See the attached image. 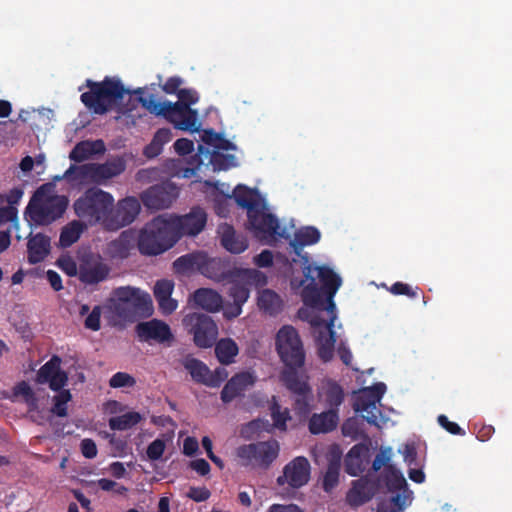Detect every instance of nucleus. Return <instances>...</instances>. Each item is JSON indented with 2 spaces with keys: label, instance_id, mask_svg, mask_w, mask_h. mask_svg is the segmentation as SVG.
<instances>
[{
  "label": "nucleus",
  "instance_id": "nucleus-1",
  "mask_svg": "<svg viewBox=\"0 0 512 512\" xmlns=\"http://www.w3.org/2000/svg\"><path fill=\"white\" fill-rule=\"evenodd\" d=\"M86 87L88 91L82 93L80 99L94 114L104 115L110 111L127 114L131 111V108L123 103L125 96L130 92L125 89L119 79L105 77L100 82L87 79Z\"/></svg>",
  "mask_w": 512,
  "mask_h": 512
},
{
  "label": "nucleus",
  "instance_id": "nucleus-2",
  "mask_svg": "<svg viewBox=\"0 0 512 512\" xmlns=\"http://www.w3.org/2000/svg\"><path fill=\"white\" fill-rule=\"evenodd\" d=\"M220 281L228 280L231 286L228 296L233 300L223 306V315L226 319H234L242 313V307L250 296L252 287L261 288L267 284V276L256 269L233 268V271L226 273Z\"/></svg>",
  "mask_w": 512,
  "mask_h": 512
},
{
  "label": "nucleus",
  "instance_id": "nucleus-3",
  "mask_svg": "<svg viewBox=\"0 0 512 512\" xmlns=\"http://www.w3.org/2000/svg\"><path fill=\"white\" fill-rule=\"evenodd\" d=\"M177 242V234L168 214H161L145 223L139 230L137 247L142 255L157 256L171 249Z\"/></svg>",
  "mask_w": 512,
  "mask_h": 512
},
{
  "label": "nucleus",
  "instance_id": "nucleus-4",
  "mask_svg": "<svg viewBox=\"0 0 512 512\" xmlns=\"http://www.w3.org/2000/svg\"><path fill=\"white\" fill-rule=\"evenodd\" d=\"M113 203L114 198L110 193L92 187L74 201L73 208L75 214L87 225L100 224L105 228Z\"/></svg>",
  "mask_w": 512,
  "mask_h": 512
},
{
  "label": "nucleus",
  "instance_id": "nucleus-5",
  "mask_svg": "<svg viewBox=\"0 0 512 512\" xmlns=\"http://www.w3.org/2000/svg\"><path fill=\"white\" fill-rule=\"evenodd\" d=\"M41 186L30 199L25 216L37 226H47L63 216L68 199L60 195H46Z\"/></svg>",
  "mask_w": 512,
  "mask_h": 512
},
{
  "label": "nucleus",
  "instance_id": "nucleus-6",
  "mask_svg": "<svg viewBox=\"0 0 512 512\" xmlns=\"http://www.w3.org/2000/svg\"><path fill=\"white\" fill-rule=\"evenodd\" d=\"M276 351L285 368L298 372L305 364V350L298 331L291 325L282 326L275 337Z\"/></svg>",
  "mask_w": 512,
  "mask_h": 512
},
{
  "label": "nucleus",
  "instance_id": "nucleus-7",
  "mask_svg": "<svg viewBox=\"0 0 512 512\" xmlns=\"http://www.w3.org/2000/svg\"><path fill=\"white\" fill-rule=\"evenodd\" d=\"M126 169V161L122 157H113L104 163H88L78 167H70L66 174L73 172L76 179L90 180L101 184L122 174Z\"/></svg>",
  "mask_w": 512,
  "mask_h": 512
},
{
  "label": "nucleus",
  "instance_id": "nucleus-8",
  "mask_svg": "<svg viewBox=\"0 0 512 512\" xmlns=\"http://www.w3.org/2000/svg\"><path fill=\"white\" fill-rule=\"evenodd\" d=\"M183 326L193 335L194 344L199 348L212 347L217 339L218 327L211 316L203 313L187 314Z\"/></svg>",
  "mask_w": 512,
  "mask_h": 512
},
{
  "label": "nucleus",
  "instance_id": "nucleus-9",
  "mask_svg": "<svg viewBox=\"0 0 512 512\" xmlns=\"http://www.w3.org/2000/svg\"><path fill=\"white\" fill-rule=\"evenodd\" d=\"M279 450L278 441L270 439L241 445L237 448L236 454L244 465L253 464L266 469L278 457Z\"/></svg>",
  "mask_w": 512,
  "mask_h": 512
},
{
  "label": "nucleus",
  "instance_id": "nucleus-10",
  "mask_svg": "<svg viewBox=\"0 0 512 512\" xmlns=\"http://www.w3.org/2000/svg\"><path fill=\"white\" fill-rule=\"evenodd\" d=\"M220 260L207 259L201 252H193L178 257L173 262V270L177 274L186 275L194 271H200L202 274L214 280H221L225 277L224 273H209V268L219 266Z\"/></svg>",
  "mask_w": 512,
  "mask_h": 512
},
{
  "label": "nucleus",
  "instance_id": "nucleus-11",
  "mask_svg": "<svg viewBox=\"0 0 512 512\" xmlns=\"http://www.w3.org/2000/svg\"><path fill=\"white\" fill-rule=\"evenodd\" d=\"M79 280L86 285H94L106 280L110 267L99 254L84 251L78 254Z\"/></svg>",
  "mask_w": 512,
  "mask_h": 512
},
{
  "label": "nucleus",
  "instance_id": "nucleus-12",
  "mask_svg": "<svg viewBox=\"0 0 512 512\" xmlns=\"http://www.w3.org/2000/svg\"><path fill=\"white\" fill-rule=\"evenodd\" d=\"M141 210L139 200L134 196L125 197L113 204L109 212L108 220L105 223V229L108 231H117L135 221Z\"/></svg>",
  "mask_w": 512,
  "mask_h": 512
},
{
  "label": "nucleus",
  "instance_id": "nucleus-13",
  "mask_svg": "<svg viewBox=\"0 0 512 512\" xmlns=\"http://www.w3.org/2000/svg\"><path fill=\"white\" fill-rule=\"evenodd\" d=\"M168 217L174 232L177 234L178 241L186 235H198L204 229L207 222V214L199 206L191 208L190 212L185 215L168 214Z\"/></svg>",
  "mask_w": 512,
  "mask_h": 512
},
{
  "label": "nucleus",
  "instance_id": "nucleus-14",
  "mask_svg": "<svg viewBox=\"0 0 512 512\" xmlns=\"http://www.w3.org/2000/svg\"><path fill=\"white\" fill-rule=\"evenodd\" d=\"M280 380L285 387L295 395L294 409L298 414L305 415L309 412V402L312 395L308 382L298 372L282 371Z\"/></svg>",
  "mask_w": 512,
  "mask_h": 512
},
{
  "label": "nucleus",
  "instance_id": "nucleus-15",
  "mask_svg": "<svg viewBox=\"0 0 512 512\" xmlns=\"http://www.w3.org/2000/svg\"><path fill=\"white\" fill-rule=\"evenodd\" d=\"M178 197V189L171 182L154 185L141 195L143 205L151 210L169 208Z\"/></svg>",
  "mask_w": 512,
  "mask_h": 512
},
{
  "label": "nucleus",
  "instance_id": "nucleus-16",
  "mask_svg": "<svg viewBox=\"0 0 512 512\" xmlns=\"http://www.w3.org/2000/svg\"><path fill=\"white\" fill-rule=\"evenodd\" d=\"M248 223L254 235L259 239H268L275 236H283L280 232V224L276 216L266 213L258 206L252 213L248 214Z\"/></svg>",
  "mask_w": 512,
  "mask_h": 512
},
{
  "label": "nucleus",
  "instance_id": "nucleus-17",
  "mask_svg": "<svg viewBox=\"0 0 512 512\" xmlns=\"http://www.w3.org/2000/svg\"><path fill=\"white\" fill-rule=\"evenodd\" d=\"M311 466L304 456L295 457L287 463L283 469V475L277 478V483H287L292 488H300L308 483L310 479Z\"/></svg>",
  "mask_w": 512,
  "mask_h": 512
},
{
  "label": "nucleus",
  "instance_id": "nucleus-18",
  "mask_svg": "<svg viewBox=\"0 0 512 512\" xmlns=\"http://www.w3.org/2000/svg\"><path fill=\"white\" fill-rule=\"evenodd\" d=\"M167 108L163 118L173 124L174 128L191 132L199 130L200 124L198 122V112L196 109L172 102H170Z\"/></svg>",
  "mask_w": 512,
  "mask_h": 512
},
{
  "label": "nucleus",
  "instance_id": "nucleus-19",
  "mask_svg": "<svg viewBox=\"0 0 512 512\" xmlns=\"http://www.w3.org/2000/svg\"><path fill=\"white\" fill-rule=\"evenodd\" d=\"M136 333L141 341L154 340L158 343H164L173 339L169 325L158 319L138 323Z\"/></svg>",
  "mask_w": 512,
  "mask_h": 512
},
{
  "label": "nucleus",
  "instance_id": "nucleus-20",
  "mask_svg": "<svg viewBox=\"0 0 512 512\" xmlns=\"http://www.w3.org/2000/svg\"><path fill=\"white\" fill-rule=\"evenodd\" d=\"M378 484L367 476L361 477L352 482V487L346 494V501L351 507H359L375 495Z\"/></svg>",
  "mask_w": 512,
  "mask_h": 512
},
{
  "label": "nucleus",
  "instance_id": "nucleus-21",
  "mask_svg": "<svg viewBox=\"0 0 512 512\" xmlns=\"http://www.w3.org/2000/svg\"><path fill=\"white\" fill-rule=\"evenodd\" d=\"M255 383V377L250 372H240L227 381L223 387L220 398L223 403H230Z\"/></svg>",
  "mask_w": 512,
  "mask_h": 512
},
{
  "label": "nucleus",
  "instance_id": "nucleus-22",
  "mask_svg": "<svg viewBox=\"0 0 512 512\" xmlns=\"http://www.w3.org/2000/svg\"><path fill=\"white\" fill-rule=\"evenodd\" d=\"M317 272V277L322 283V290L326 296L327 309L334 310L335 303L333 297L340 288L342 280L330 267L327 266H312V273Z\"/></svg>",
  "mask_w": 512,
  "mask_h": 512
},
{
  "label": "nucleus",
  "instance_id": "nucleus-23",
  "mask_svg": "<svg viewBox=\"0 0 512 512\" xmlns=\"http://www.w3.org/2000/svg\"><path fill=\"white\" fill-rule=\"evenodd\" d=\"M113 299L121 301L135 310L147 309L152 301L150 295L139 288L130 286L118 287L113 290Z\"/></svg>",
  "mask_w": 512,
  "mask_h": 512
},
{
  "label": "nucleus",
  "instance_id": "nucleus-24",
  "mask_svg": "<svg viewBox=\"0 0 512 512\" xmlns=\"http://www.w3.org/2000/svg\"><path fill=\"white\" fill-rule=\"evenodd\" d=\"M368 452L369 448L365 444L358 443L354 445L345 456V472L350 476L360 475L368 463Z\"/></svg>",
  "mask_w": 512,
  "mask_h": 512
},
{
  "label": "nucleus",
  "instance_id": "nucleus-25",
  "mask_svg": "<svg viewBox=\"0 0 512 512\" xmlns=\"http://www.w3.org/2000/svg\"><path fill=\"white\" fill-rule=\"evenodd\" d=\"M304 275L306 279H310V283L302 290V300L306 306L311 308H324L327 300L324 299V292L319 288L312 275V266L308 265L304 268Z\"/></svg>",
  "mask_w": 512,
  "mask_h": 512
},
{
  "label": "nucleus",
  "instance_id": "nucleus-26",
  "mask_svg": "<svg viewBox=\"0 0 512 512\" xmlns=\"http://www.w3.org/2000/svg\"><path fill=\"white\" fill-rule=\"evenodd\" d=\"M50 237L37 233L27 242L28 262L37 264L42 262L50 253Z\"/></svg>",
  "mask_w": 512,
  "mask_h": 512
},
{
  "label": "nucleus",
  "instance_id": "nucleus-27",
  "mask_svg": "<svg viewBox=\"0 0 512 512\" xmlns=\"http://www.w3.org/2000/svg\"><path fill=\"white\" fill-rule=\"evenodd\" d=\"M192 300L195 306L207 312H218L224 306L222 296L210 288L197 289Z\"/></svg>",
  "mask_w": 512,
  "mask_h": 512
},
{
  "label": "nucleus",
  "instance_id": "nucleus-28",
  "mask_svg": "<svg viewBox=\"0 0 512 512\" xmlns=\"http://www.w3.org/2000/svg\"><path fill=\"white\" fill-rule=\"evenodd\" d=\"M339 422L337 411L327 410L320 414H313L309 420V431L312 434L333 431Z\"/></svg>",
  "mask_w": 512,
  "mask_h": 512
},
{
  "label": "nucleus",
  "instance_id": "nucleus-29",
  "mask_svg": "<svg viewBox=\"0 0 512 512\" xmlns=\"http://www.w3.org/2000/svg\"><path fill=\"white\" fill-rule=\"evenodd\" d=\"M222 246L233 254H240L248 248V241L245 236L237 234L230 225L223 227L221 236Z\"/></svg>",
  "mask_w": 512,
  "mask_h": 512
},
{
  "label": "nucleus",
  "instance_id": "nucleus-30",
  "mask_svg": "<svg viewBox=\"0 0 512 512\" xmlns=\"http://www.w3.org/2000/svg\"><path fill=\"white\" fill-rule=\"evenodd\" d=\"M320 237L321 234L317 228L313 226L304 227L295 233L294 239L290 242V246L293 252L297 256H300L305 246L316 244L320 240Z\"/></svg>",
  "mask_w": 512,
  "mask_h": 512
},
{
  "label": "nucleus",
  "instance_id": "nucleus-31",
  "mask_svg": "<svg viewBox=\"0 0 512 512\" xmlns=\"http://www.w3.org/2000/svg\"><path fill=\"white\" fill-rule=\"evenodd\" d=\"M333 323L327 324L326 330L319 332L317 337L318 356L323 362H329L334 355L336 335L332 328Z\"/></svg>",
  "mask_w": 512,
  "mask_h": 512
},
{
  "label": "nucleus",
  "instance_id": "nucleus-32",
  "mask_svg": "<svg viewBox=\"0 0 512 512\" xmlns=\"http://www.w3.org/2000/svg\"><path fill=\"white\" fill-rule=\"evenodd\" d=\"M379 481L382 482L389 492H408V485L403 474L395 466H386L383 469Z\"/></svg>",
  "mask_w": 512,
  "mask_h": 512
},
{
  "label": "nucleus",
  "instance_id": "nucleus-33",
  "mask_svg": "<svg viewBox=\"0 0 512 512\" xmlns=\"http://www.w3.org/2000/svg\"><path fill=\"white\" fill-rule=\"evenodd\" d=\"M233 197L238 206L247 209V215L260 206V196L257 190L250 189L244 185L236 186L233 191Z\"/></svg>",
  "mask_w": 512,
  "mask_h": 512
},
{
  "label": "nucleus",
  "instance_id": "nucleus-34",
  "mask_svg": "<svg viewBox=\"0 0 512 512\" xmlns=\"http://www.w3.org/2000/svg\"><path fill=\"white\" fill-rule=\"evenodd\" d=\"M257 305L260 310L271 316H275L281 312L283 301L273 290L263 289L259 292Z\"/></svg>",
  "mask_w": 512,
  "mask_h": 512
},
{
  "label": "nucleus",
  "instance_id": "nucleus-35",
  "mask_svg": "<svg viewBox=\"0 0 512 512\" xmlns=\"http://www.w3.org/2000/svg\"><path fill=\"white\" fill-rule=\"evenodd\" d=\"M86 228L87 224L82 220L71 221L62 228L59 237V245L62 248L70 247L79 240Z\"/></svg>",
  "mask_w": 512,
  "mask_h": 512
},
{
  "label": "nucleus",
  "instance_id": "nucleus-36",
  "mask_svg": "<svg viewBox=\"0 0 512 512\" xmlns=\"http://www.w3.org/2000/svg\"><path fill=\"white\" fill-rule=\"evenodd\" d=\"M341 469V455L333 454L327 465V470L323 476L322 487L325 492H331L339 483Z\"/></svg>",
  "mask_w": 512,
  "mask_h": 512
},
{
  "label": "nucleus",
  "instance_id": "nucleus-37",
  "mask_svg": "<svg viewBox=\"0 0 512 512\" xmlns=\"http://www.w3.org/2000/svg\"><path fill=\"white\" fill-rule=\"evenodd\" d=\"M182 365L188 371L193 381L206 385L209 367L204 362L188 355L182 360Z\"/></svg>",
  "mask_w": 512,
  "mask_h": 512
},
{
  "label": "nucleus",
  "instance_id": "nucleus-38",
  "mask_svg": "<svg viewBox=\"0 0 512 512\" xmlns=\"http://www.w3.org/2000/svg\"><path fill=\"white\" fill-rule=\"evenodd\" d=\"M238 351L237 344L230 338L221 339L215 345V355L218 361L224 365L233 363Z\"/></svg>",
  "mask_w": 512,
  "mask_h": 512
},
{
  "label": "nucleus",
  "instance_id": "nucleus-39",
  "mask_svg": "<svg viewBox=\"0 0 512 512\" xmlns=\"http://www.w3.org/2000/svg\"><path fill=\"white\" fill-rule=\"evenodd\" d=\"M354 409L356 412L366 413L363 415V418L369 424L378 426L379 410L375 401H370V399L365 397V395H359L355 400Z\"/></svg>",
  "mask_w": 512,
  "mask_h": 512
},
{
  "label": "nucleus",
  "instance_id": "nucleus-40",
  "mask_svg": "<svg viewBox=\"0 0 512 512\" xmlns=\"http://www.w3.org/2000/svg\"><path fill=\"white\" fill-rule=\"evenodd\" d=\"M325 403L328 410L339 411V407L344 401V391L335 381H328L324 389Z\"/></svg>",
  "mask_w": 512,
  "mask_h": 512
},
{
  "label": "nucleus",
  "instance_id": "nucleus-41",
  "mask_svg": "<svg viewBox=\"0 0 512 512\" xmlns=\"http://www.w3.org/2000/svg\"><path fill=\"white\" fill-rule=\"evenodd\" d=\"M136 93L141 94L138 100L143 108L156 116H165L166 109H168L167 106H169L170 101L161 102L154 94L143 95L142 89H138Z\"/></svg>",
  "mask_w": 512,
  "mask_h": 512
},
{
  "label": "nucleus",
  "instance_id": "nucleus-42",
  "mask_svg": "<svg viewBox=\"0 0 512 512\" xmlns=\"http://www.w3.org/2000/svg\"><path fill=\"white\" fill-rule=\"evenodd\" d=\"M142 420L140 413L130 411L120 416L109 419V427L112 430L124 431L136 426Z\"/></svg>",
  "mask_w": 512,
  "mask_h": 512
},
{
  "label": "nucleus",
  "instance_id": "nucleus-43",
  "mask_svg": "<svg viewBox=\"0 0 512 512\" xmlns=\"http://www.w3.org/2000/svg\"><path fill=\"white\" fill-rule=\"evenodd\" d=\"M99 145L101 149H104V144L101 140L91 142V141H81L75 145V147L70 152V159L75 162H82L88 159L91 155H93L97 150L95 146Z\"/></svg>",
  "mask_w": 512,
  "mask_h": 512
},
{
  "label": "nucleus",
  "instance_id": "nucleus-44",
  "mask_svg": "<svg viewBox=\"0 0 512 512\" xmlns=\"http://www.w3.org/2000/svg\"><path fill=\"white\" fill-rule=\"evenodd\" d=\"M61 358L53 355L48 362H46L37 373V382L40 384L47 383L56 372L61 368Z\"/></svg>",
  "mask_w": 512,
  "mask_h": 512
},
{
  "label": "nucleus",
  "instance_id": "nucleus-45",
  "mask_svg": "<svg viewBox=\"0 0 512 512\" xmlns=\"http://www.w3.org/2000/svg\"><path fill=\"white\" fill-rule=\"evenodd\" d=\"M210 163L214 171H225L237 166V160L234 155L224 154L219 151H214L211 153Z\"/></svg>",
  "mask_w": 512,
  "mask_h": 512
},
{
  "label": "nucleus",
  "instance_id": "nucleus-46",
  "mask_svg": "<svg viewBox=\"0 0 512 512\" xmlns=\"http://www.w3.org/2000/svg\"><path fill=\"white\" fill-rule=\"evenodd\" d=\"M114 252L121 258H126L133 247V237L128 231H124L111 244Z\"/></svg>",
  "mask_w": 512,
  "mask_h": 512
},
{
  "label": "nucleus",
  "instance_id": "nucleus-47",
  "mask_svg": "<svg viewBox=\"0 0 512 512\" xmlns=\"http://www.w3.org/2000/svg\"><path fill=\"white\" fill-rule=\"evenodd\" d=\"M271 417L274 423V426L278 429L285 430L286 422L290 419L288 410L281 411V407L278 404L276 397H273V402L270 406Z\"/></svg>",
  "mask_w": 512,
  "mask_h": 512
},
{
  "label": "nucleus",
  "instance_id": "nucleus-48",
  "mask_svg": "<svg viewBox=\"0 0 512 512\" xmlns=\"http://www.w3.org/2000/svg\"><path fill=\"white\" fill-rule=\"evenodd\" d=\"M56 265L65 272L68 276L79 277V262L77 263L70 255L63 254L57 261Z\"/></svg>",
  "mask_w": 512,
  "mask_h": 512
},
{
  "label": "nucleus",
  "instance_id": "nucleus-49",
  "mask_svg": "<svg viewBox=\"0 0 512 512\" xmlns=\"http://www.w3.org/2000/svg\"><path fill=\"white\" fill-rule=\"evenodd\" d=\"M71 393L69 390H62L54 397V405L52 412L59 417L67 416L66 404L71 400Z\"/></svg>",
  "mask_w": 512,
  "mask_h": 512
},
{
  "label": "nucleus",
  "instance_id": "nucleus-50",
  "mask_svg": "<svg viewBox=\"0 0 512 512\" xmlns=\"http://www.w3.org/2000/svg\"><path fill=\"white\" fill-rule=\"evenodd\" d=\"M13 394L15 396H22L25 402L30 406H36L37 399L35 397V393L32 388L26 381H21L15 385L13 388Z\"/></svg>",
  "mask_w": 512,
  "mask_h": 512
},
{
  "label": "nucleus",
  "instance_id": "nucleus-51",
  "mask_svg": "<svg viewBox=\"0 0 512 512\" xmlns=\"http://www.w3.org/2000/svg\"><path fill=\"white\" fill-rule=\"evenodd\" d=\"M392 458V449L390 447L381 448L380 452L375 456L372 462V471L378 472L381 468L386 469V466H393L390 461Z\"/></svg>",
  "mask_w": 512,
  "mask_h": 512
},
{
  "label": "nucleus",
  "instance_id": "nucleus-52",
  "mask_svg": "<svg viewBox=\"0 0 512 512\" xmlns=\"http://www.w3.org/2000/svg\"><path fill=\"white\" fill-rule=\"evenodd\" d=\"M135 384V378L126 372H117L109 380L112 388L133 387Z\"/></svg>",
  "mask_w": 512,
  "mask_h": 512
},
{
  "label": "nucleus",
  "instance_id": "nucleus-53",
  "mask_svg": "<svg viewBox=\"0 0 512 512\" xmlns=\"http://www.w3.org/2000/svg\"><path fill=\"white\" fill-rule=\"evenodd\" d=\"M174 290V282L169 279H161L155 283L154 297L157 300L171 296Z\"/></svg>",
  "mask_w": 512,
  "mask_h": 512
},
{
  "label": "nucleus",
  "instance_id": "nucleus-54",
  "mask_svg": "<svg viewBox=\"0 0 512 512\" xmlns=\"http://www.w3.org/2000/svg\"><path fill=\"white\" fill-rule=\"evenodd\" d=\"M228 377V372L223 367H218L214 371L209 369L208 381L206 386L208 387H219Z\"/></svg>",
  "mask_w": 512,
  "mask_h": 512
},
{
  "label": "nucleus",
  "instance_id": "nucleus-55",
  "mask_svg": "<svg viewBox=\"0 0 512 512\" xmlns=\"http://www.w3.org/2000/svg\"><path fill=\"white\" fill-rule=\"evenodd\" d=\"M165 442L162 439H155L152 441L146 450L148 459L152 461L159 460L165 451Z\"/></svg>",
  "mask_w": 512,
  "mask_h": 512
},
{
  "label": "nucleus",
  "instance_id": "nucleus-56",
  "mask_svg": "<svg viewBox=\"0 0 512 512\" xmlns=\"http://www.w3.org/2000/svg\"><path fill=\"white\" fill-rule=\"evenodd\" d=\"M101 307L100 306H94L92 311L87 315L84 326L85 328L92 330V331H98L101 328Z\"/></svg>",
  "mask_w": 512,
  "mask_h": 512
},
{
  "label": "nucleus",
  "instance_id": "nucleus-57",
  "mask_svg": "<svg viewBox=\"0 0 512 512\" xmlns=\"http://www.w3.org/2000/svg\"><path fill=\"white\" fill-rule=\"evenodd\" d=\"M178 101L175 104H181L190 107L199 100V95L194 89H181L178 91Z\"/></svg>",
  "mask_w": 512,
  "mask_h": 512
},
{
  "label": "nucleus",
  "instance_id": "nucleus-58",
  "mask_svg": "<svg viewBox=\"0 0 512 512\" xmlns=\"http://www.w3.org/2000/svg\"><path fill=\"white\" fill-rule=\"evenodd\" d=\"M385 391L386 385L383 382H379L369 388L363 389L360 395H365V397L369 398L370 401H375V403H377L380 401Z\"/></svg>",
  "mask_w": 512,
  "mask_h": 512
},
{
  "label": "nucleus",
  "instance_id": "nucleus-59",
  "mask_svg": "<svg viewBox=\"0 0 512 512\" xmlns=\"http://www.w3.org/2000/svg\"><path fill=\"white\" fill-rule=\"evenodd\" d=\"M419 288L413 289L410 285L403 282H395L391 288L390 292L394 295H406L409 298H417L418 297Z\"/></svg>",
  "mask_w": 512,
  "mask_h": 512
},
{
  "label": "nucleus",
  "instance_id": "nucleus-60",
  "mask_svg": "<svg viewBox=\"0 0 512 512\" xmlns=\"http://www.w3.org/2000/svg\"><path fill=\"white\" fill-rule=\"evenodd\" d=\"M438 423L439 425L444 428L447 432L453 435H465V430L462 429L456 422H452L448 419L446 415H439L438 416Z\"/></svg>",
  "mask_w": 512,
  "mask_h": 512
},
{
  "label": "nucleus",
  "instance_id": "nucleus-61",
  "mask_svg": "<svg viewBox=\"0 0 512 512\" xmlns=\"http://www.w3.org/2000/svg\"><path fill=\"white\" fill-rule=\"evenodd\" d=\"M68 381V375L61 369L53 375V377L47 382L49 387L53 391H61Z\"/></svg>",
  "mask_w": 512,
  "mask_h": 512
},
{
  "label": "nucleus",
  "instance_id": "nucleus-62",
  "mask_svg": "<svg viewBox=\"0 0 512 512\" xmlns=\"http://www.w3.org/2000/svg\"><path fill=\"white\" fill-rule=\"evenodd\" d=\"M174 149L178 155L185 156L194 151V143L187 138H180L175 141Z\"/></svg>",
  "mask_w": 512,
  "mask_h": 512
},
{
  "label": "nucleus",
  "instance_id": "nucleus-63",
  "mask_svg": "<svg viewBox=\"0 0 512 512\" xmlns=\"http://www.w3.org/2000/svg\"><path fill=\"white\" fill-rule=\"evenodd\" d=\"M211 493L206 487H190L187 497L195 502H204L209 499Z\"/></svg>",
  "mask_w": 512,
  "mask_h": 512
},
{
  "label": "nucleus",
  "instance_id": "nucleus-64",
  "mask_svg": "<svg viewBox=\"0 0 512 512\" xmlns=\"http://www.w3.org/2000/svg\"><path fill=\"white\" fill-rule=\"evenodd\" d=\"M157 302L163 315L172 314L178 307L177 300L173 299L171 296L159 299Z\"/></svg>",
  "mask_w": 512,
  "mask_h": 512
}]
</instances>
